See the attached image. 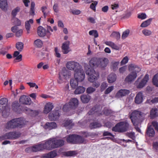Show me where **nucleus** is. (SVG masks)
<instances>
[{
    "mask_svg": "<svg viewBox=\"0 0 158 158\" xmlns=\"http://www.w3.org/2000/svg\"><path fill=\"white\" fill-rule=\"evenodd\" d=\"M20 10V8L19 7H17L13 9L11 12V14L13 17H15L17 13L19 12Z\"/></svg>",
    "mask_w": 158,
    "mask_h": 158,
    "instance_id": "603ef678",
    "label": "nucleus"
},
{
    "mask_svg": "<svg viewBox=\"0 0 158 158\" xmlns=\"http://www.w3.org/2000/svg\"><path fill=\"white\" fill-rule=\"evenodd\" d=\"M0 111H2L3 116H4V113H6V116L9 115L10 108L8 106H6L3 105H0ZM5 117H6L5 115Z\"/></svg>",
    "mask_w": 158,
    "mask_h": 158,
    "instance_id": "6ab92c4d",
    "label": "nucleus"
},
{
    "mask_svg": "<svg viewBox=\"0 0 158 158\" xmlns=\"http://www.w3.org/2000/svg\"><path fill=\"white\" fill-rule=\"evenodd\" d=\"M119 64L118 62H115L112 63L111 68L113 69L114 71L116 70L117 69V66Z\"/></svg>",
    "mask_w": 158,
    "mask_h": 158,
    "instance_id": "13d9d810",
    "label": "nucleus"
},
{
    "mask_svg": "<svg viewBox=\"0 0 158 158\" xmlns=\"http://www.w3.org/2000/svg\"><path fill=\"white\" fill-rule=\"evenodd\" d=\"M130 93V91L127 89H121L116 93L115 97L120 98L128 95Z\"/></svg>",
    "mask_w": 158,
    "mask_h": 158,
    "instance_id": "2eb2a0df",
    "label": "nucleus"
},
{
    "mask_svg": "<svg viewBox=\"0 0 158 158\" xmlns=\"http://www.w3.org/2000/svg\"><path fill=\"white\" fill-rule=\"evenodd\" d=\"M86 73L89 76L88 80L91 82H94L97 80L99 76V73L98 72L96 73L93 69L89 68L86 71Z\"/></svg>",
    "mask_w": 158,
    "mask_h": 158,
    "instance_id": "423d86ee",
    "label": "nucleus"
},
{
    "mask_svg": "<svg viewBox=\"0 0 158 158\" xmlns=\"http://www.w3.org/2000/svg\"><path fill=\"white\" fill-rule=\"evenodd\" d=\"M70 12L74 15H78L80 14L81 11L79 10H72Z\"/></svg>",
    "mask_w": 158,
    "mask_h": 158,
    "instance_id": "338daca9",
    "label": "nucleus"
},
{
    "mask_svg": "<svg viewBox=\"0 0 158 158\" xmlns=\"http://www.w3.org/2000/svg\"><path fill=\"white\" fill-rule=\"evenodd\" d=\"M96 90V89L92 87L88 88L86 89V92L88 94L93 93Z\"/></svg>",
    "mask_w": 158,
    "mask_h": 158,
    "instance_id": "6e6d98bb",
    "label": "nucleus"
},
{
    "mask_svg": "<svg viewBox=\"0 0 158 158\" xmlns=\"http://www.w3.org/2000/svg\"><path fill=\"white\" fill-rule=\"evenodd\" d=\"M75 135H69L67 137L66 140L68 143L75 144Z\"/></svg>",
    "mask_w": 158,
    "mask_h": 158,
    "instance_id": "2f4dec72",
    "label": "nucleus"
},
{
    "mask_svg": "<svg viewBox=\"0 0 158 158\" xmlns=\"http://www.w3.org/2000/svg\"><path fill=\"white\" fill-rule=\"evenodd\" d=\"M152 20V19L150 18L146 21H144L140 25V27H145L148 26L150 24L151 21Z\"/></svg>",
    "mask_w": 158,
    "mask_h": 158,
    "instance_id": "a19ab883",
    "label": "nucleus"
},
{
    "mask_svg": "<svg viewBox=\"0 0 158 158\" xmlns=\"http://www.w3.org/2000/svg\"><path fill=\"white\" fill-rule=\"evenodd\" d=\"M101 125L100 123L97 122H93L90 123L89 127L91 129L101 127Z\"/></svg>",
    "mask_w": 158,
    "mask_h": 158,
    "instance_id": "58836bf2",
    "label": "nucleus"
},
{
    "mask_svg": "<svg viewBox=\"0 0 158 158\" xmlns=\"http://www.w3.org/2000/svg\"><path fill=\"white\" fill-rule=\"evenodd\" d=\"M69 44L70 42L69 41H67L63 44L61 48L64 54H67L69 52Z\"/></svg>",
    "mask_w": 158,
    "mask_h": 158,
    "instance_id": "f3484780",
    "label": "nucleus"
},
{
    "mask_svg": "<svg viewBox=\"0 0 158 158\" xmlns=\"http://www.w3.org/2000/svg\"><path fill=\"white\" fill-rule=\"evenodd\" d=\"M107 86V84L106 82H103L102 84L100 86L101 90L102 91H103L104 89H105Z\"/></svg>",
    "mask_w": 158,
    "mask_h": 158,
    "instance_id": "69168bd1",
    "label": "nucleus"
},
{
    "mask_svg": "<svg viewBox=\"0 0 158 158\" xmlns=\"http://www.w3.org/2000/svg\"><path fill=\"white\" fill-rule=\"evenodd\" d=\"M143 34L145 36H149L152 34V32L148 30L145 29L142 31Z\"/></svg>",
    "mask_w": 158,
    "mask_h": 158,
    "instance_id": "864d4df0",
    "label": "nucleus"
},
{
    "mask_svg": "<svg viewBox=\"0 0 158 158\" xmlns=\"http://www.w3.org/2000/svg\"><path fill=\"white\" fill-rule=\"evenodd\" d=\"M98 2L97 1H93V2L92 3L90 6V8L92 10L94 11H96V7L98 4Z\"/></svg>",
    "mask_w": 158,
    "mask_h": 158,
    "instance_id": "3c124183",
    "label": "nucleus"
},
{
    "mask_svg": "<svg viewBox=\"0 0 158 158\" xmlns=\"http://www.w3.org/2000/svg\"><path fill=\"white\" fill-rule=\"evenodd\" d=\"M99 58L93 57L89 61V64L90 66L93 68H96L99 67Z\"/></svg>",
    "mask_w": 158,
    "mask_h": 158,
    "instance_id": "9b49d317",
    "label": "nucleus"
},
{
    "mask_svg": "<svg viewBox=\"0 0 158 158\" xmlns=\"http://www.w3.org/2000/svg\"><path fill=\"white\" fill-rule=\"evenodd\" d=\"M66 66L68 69L71 70H73L74 72L81 68L79 64L74 61L68 62L66 64Z\"/></svg>",
    "mask_w": 158,
    "mask_h": 158,
    "instance_id": "1a4fd4ad",
    "label": "nucleus"
},
{
    "mask_svg": "<svg viewBox=\"0 0 158 158\" xmlns=\"http://www.w3.org/2000/svg\"><path fill=\"white\" fill-rule=\"evenodd\" d=\"M64 144V141L62 139H57L56 138H50L46 140L44 143L33 146V152H37L44 149L51 150L54 149L62 146Z\"/></svg>",
    "mask_w": 158,
    "mask_h": 158,
    "instance_id": "f257e3e1",
    "label": "nucleus"
},
{
    "mask_svg": "<svg viewBox=\"0 0 158 158\" xmlns=\"http://www.w3.org/2000/svg\"><path fill=\"white\" fill-rule=\"evenodd\" d=\"M9 132L5 134L0 136V141H2L6 139H10Z\"/></svg>",
    "mask_w": 158,
    "mask_h": 158,
    "instance_id": "a18cd8bd",
    "label": "nucleus"
},
{
    "mask_svg": "<svg viewBox=\"0 0 158 158\" xmlns=\"http://www.w3.org/2000/svg\"><path fill=\"white\" fill-rule=\"evenodd\" d=\"M68 103L70 109H75L78 106L79 102L77 98H74L70 99Z\"/></svg>",
    "mask_w": 158,
    "mask_h": 158,
    "instance_id": "f8f14e48",
    "label": "nucleus"
},
{
    "mask_svg": "<svg viewBox=\"0 0 158 158\" xmlns=\"http://www.w3.org/2000/svg\"><path fill=\"white\" fill-rule=\"evenodd\" d=\"M128 67L129 71L131 72L125 78V81L126 82L133 81L136 78L137 73L141 71V69L134 64H131Z\"/></svg>",
    "mask_w": 158,
    "mask_h": 158,
    "instance_id": "7ed1b4c3",
    "label": "nucleus"
},
{
    "mask_svg": "<svg viewBox=\"0 0 158 158\" xmlns=\"http://www.w3.org/2000/svg\"><path fill=\"white\" fill-rule=\"evenodd\" d=\"M24 44L21 42H18L16 44V48L19 51H21L23 49Z\"/></svg>",
    "mask_w": 158,
    "mask_h": 158,
    "instance_id": "37998d69",
    "label": "nucleus"
},
{
    "mask_svg": "<svg viewBox=\"0 0 158 158\" xmlns=\"http://www.w3.org/2000/svg\"><path fill=\"white\" fill-rule=\"evenodd\" d=\"M7 0H0V8L3 10H7Z\"/></svg>",
    "mask_w": 158,
    "mask_h": 158,
    "instance_id": "c756f323",
    "label": "nucleus"
},
{
    "mask_svg": "<svg viewBox=\"0 0 158 158\" xmlns=\"http://www.w3.org/2000/svg\"><path fill=\"white\" fill-rule=\"evenodd\" d=\"M152 125L155 127L156 130L158 131V123L157 122H152Z\"/></svg>",
    "mask_w": 158,
    "mask_h": 158,
    "instance_id": "774afa93",
    "label": "nucleus"
},
{
    "mask_svg": "<svg viewBox=\"0 0 158 158\" xmlns=\"http://www.w3.org/2000/svg\"><path fill=\"white\" fill-rule=\"evenodd\" d=\"M60 111L59 109L56 108L49 115V119L51 121L56 120L58 119L60 116Z\"/></svg>",
    "mask_w": 158,
    "mask_h": 158,
    "instance_id": "9d476101",
    "label": "nucleus"
},
{
    "mask_svg": "<svg viewBox=\"0 0 158 158\" xmlns=\"http://www.w3.org/2000/svg\"><path fill=\"white\" fill-rule=\"evenodd\" d=\"M158 110L155 108H152L151 110L150 115L151 118H154L158 115Z\"/></svg>",
    "mask_w": 158,
    "mask_h": 158,
    "instance_id": "72a5a7b5",
    "label": "nucleus"
},
{
    "mask_svg": "<svg viewBox=\"0 0 158 158\" xmlns=\"http://www.w3.org/2000/svg\"><path fill=\"white\" fill-rule=\"evenodd\" d=\"M25 110L29 112L28 114H31L33 116H36L38 114L39 112L37 110H33L28 108H26Z\"/></svg>",
    "mask_w": 158,
    "mask_h": 158,
    "instance_id": "79ce46f5",
    "label": "nucleus"
},
{
    "mask_svg": "<svg viewBox=\"0 0 158 158\" xmlns=\"http://www.w3.org/2000/svg\"><path fill=\"white\" fill-rule=\"evenodd\" d=\"M34 45L37 48H41L43 44L42 41L40 39H37L34 41Z\"/></svg>",
    "mask_w": 158,
    "mask_h": 158,
    "instance_id": "ea45409f",
    "label": "nucleus"
},
{
    "mask_svg": "<svg viewBox=\"0 0 158 158\" xmlns=\"http://www.w3.org/2000/svg\"><path fill=\"white\" fill-rule=\"evenodd\" d=\"M149 80V75L148 74H146L142 80L141 82L137 86V88L138 89L143 88L145 85Z\"/></svg>",
    "mask_w": 158,
    "mask_h": 158,
    "instance_id": "dca6fc26",
    "label": "nucleus"
},
{
    "mask_svg": "<svg viewBox=\"0 0 158 158\" xmlns=\"http://www.w3.org/2000/svg\"><path fill=\"white\" fill-rule=\"evenodd\" d=\"M20 106L17 102H14L12 104V108L14 112L18 113Z\"/></svg>",
    "mask_w": 158,
    "mask_h": 158,
    "instance_id": "f704fd0d",
    "label": "nucleus"
},
{
    "mask_svg": "<svg viewBox=\"0 0 158 158\" xmlns=\"http://www.w3.org/2000/svg\"><path fill=\"white\" fill-rule=\"evenodd\" d=\"M78 85V81L74 79H71L70 81V85L72 88L74 89L77 87Z\"/></svg>",
    "mask_w": 158,
    "mask_h": 158,
    "instance_id": "e433bc0d",
    "label": "nucleus"
},
{
    "mask_svg": "<svg viewBox=\"0 0 158 158\" xmlns=\"http://www.w3.org/2000/svg\"><path fill=\"white\" fill-rule=\"evenodd\" d=\"M152 82L154 85L158 87V73L154 76L152 79Z\"/></svg>",
    "mask_w": 158,
    "mask_h": 158,
    "instance_id": "c03bdc74",
    "label": "nucleus"
},
{
    "mask_svg": "<svg viewBox=\"0 0 158 158\" xmlns=\"http://www.w3.org/2000/svg\"><path fill=\"white\" fill-rule=\"evenodd\" d=\"M146 15L145 13H142L141 14H138V18L142 19H144L146 18Z\"/></svg>",
    "mask_w": 158,
    "mask_h": 158,
    "instance_id": "e2e57ef3",
    "label": "nucleus"
},
{
    "mask_svg": "<svg viewBox=\"0 0 158 158\" xmlns=\"http://www.w3.org/2000/svg\"><path fill=\"white\" fill-rule=\"evenodd\" d=\"M105 43L106 45L110 46L113 49L118 50L119 49V48L118 46L112 42L106 41L105 42Z\"/></svg>",
    "mask_w": 158,
    "mask_h": 158,
    "instance_id": "c9c22d12",
    "label": "nucleus"
},
{
    "mask_svg": "<svg viewBox=\"0 0 158 158\" xmlns=\"http://www.w3.org/2000/svg\"><path fill=\"white\" fill-rule=\"evenodd\" d=\"M57 127V124L55 122H47L44 126V128L45 129L51 130L52 129H55Z\"/></svg>",
    "mask_w": 158,
    "mask_h": 158,
    "instance_id": "a211bd4d",
    "label": "nucleus"
},
{
    "mask_svg": "<svg viewBox=\"0 0 158 158\" xmlns=\"http://www.w3.org/2000/svg\"><path fill=\"white\" fill-rule=\"evenodd\" d=\"M75 144H81L84 143L85 140L82 136L75 135Z\"/></svg>",
    "mask_w": 158,
    "mask_h": 158,
    "instance_id": "c85d7f7f",
    "label": "nucleus"
},
{
    "mask_svg": "<svg viewBox=\"0 0 158 158\" xmlns=\"http://www.w3.org/2000/svg\"><path fill=\"white\" fill-rule=\"evenodd\" d=\"M146 133L147 135L150 137H153L155 134V132L153 128L151 125L147 127Z\"/></svg>",
    "mask_w": 158,
    "mask_h": 158,
    "instance_id": "4be33fe9",
    "label": "nucleus"
},
{
    "mask_svg": "<svg viewBox=\"0 0 158 158\" xmlns=\"http://www.w3.org/2000/svg\"><path fill=\"white\" fill-rule=\"evenodd\" d=\"M89 34L90 35H93L95 38H97L98 36V31L96 30H92L89 31Z\"/></svg>",
    "mask_w": 158,
    "mask_h": 158,
    "instance_id": "09e8293b",
    "label": "nucleus"
},
{
    "mask_svg": "<svg viewBox=\"0 0 158 158\" xmlns=\"http://www.w3.org/2000/svg\"><path fill=\"white\" fill-rule=\"evenodd\" d=\"M128 59L127 56L125 57L121 62V64L123 65L126 64L128 61Z\"/></svg>",
    "mask_w": 158,
    "mask_h": 158,
    "instance_id": "0e129e2a",
    "label": "nucleus"
},
{
    "mask_svg": "<svg viewBox=\"0 0 158 158\" xmlns=\"http://www.w3.org/2000/svg\"><path fill=\"white\" fill-rule=\"evenodd\" d=\"M19 102L23 104L30 105L31 103V100L28 96L23 95L21 96L19 99Z\"/></svg>",
    "mask_w": 158,
    "mask_h": 158,
    "instance_id": "ddd939ff",
    "label": "nucleus"
},
{
    "mask_svg": "<svg viewBox=\"0 0 158 158\" xmlns=\"http://www.w3.org/2000/svg\"><path fill=\"white\" fill-rule=\"evenodd\" d=\"M26 121L23 118L20 117L14 118L8 122L6 128L8 129H12L19 127L21 128L26 124Z\"/></svg>",
    "mask_w": 158,
    "mask_h": 158,
    "instance_id": "f03ea898",
    "label": "nucleus"
},
{
    "mask_svg": "<svg viewBox=\"0 0 158 158\" xmlns=\"http://www.w3.org/2000/svg\"><path fill=\"white\" fill-rule=\"evenodd\" d=\"M102 106L100 105H96L93 107L88 113L89 115L95 114L96 115L99 116L102 114L101 111Z\"/></svg>",
    "mask_w": 158,
    "mask_h": 158,
    "instance_id": "6e6552de",
    "label": "nucleus"
},
{
    "mask_svg": "<svg viewBox=\"0 0 158 158\" xmlns=\"http://www.w3.org/2000/svg\"><path fill=\"white\" fill-rule=\"evenodd\" d=\"M74 75L75 79L77 80L78 82L82 81L85 78V73L81 68L77 71L76 70L74 72Z\"/></svg>",
    "mask_w": 158,
    "mask_h": 158,
    "instance_id": "0eeeda50",
    "label": "nucleus"
},
{
    "mask_svg": "<svg viewBox=\"0 0 158 158\" xmlns=\"http://www.w3.org/2000/svg\"><path fill=\"white\" fill-rule=\"evenodd\" d=\"M110 36L114 37L118 40L119 39L120 37V34L119 32L114 31L112 33Z\"/></svg>",
    "mask_w": 158,
    "mask_h": 158,
    "instance_id": "49530a36",
    "label": "nucleus"
},
{
    "mask_svg": "<svg viewBox=\"0 0 158 158\" xmlns=\"http://www.w3.org/2000/svg\"><path fill=\"white\" fill-rule=\"evenodd\" d=\"M99 67L102 68H104L106 67L109 63L108 60L105 58H99Z\"/></svg>",
    "mask_w": 158,
    "mask_h": 158,
    "instance_id": "412c9836",
    "label": "nucleus"
},
{
    "mask_svg": "<svg viewBox=\"0 0 158 158\" xmlns=\"http://www.w3.org/2000/svg\"><path fill=\"white\" fill-rule=\"evenodd\" d=\"M81 99L83 103H87L90 99V96L88 94H83L81 97Z\"/></svg>",
    "mask_w": 158,
    "mask_h": 158,
    "instance_id": "cd10ccee",
    "label": "nucleus"
},
{
    "mask_svg": "<svg viewBox=\"0 0 158 158\" xmlns=\"http://www.w3.org/2000/svg\"><path fill=\"white\" fill-rule=\"evenodd\" d=\"M8 100L5 98H2L0 99V105L8 106L7 105Z\"/></svg>",
    "mask_w": 158,
    "mask_h": 158,
    "instance_id": "8fccbe9b",
    "label": "nucleus"
},
{
    "mask_svg": "<svg viewBox=\"0 0 158 158\" xmlns=\"http://www.w3.org/2000/svg\"><path fill=\"white\" fill-rule=\"evenodd\" d=\"M129 124L127 121H122L117 123L112 130L114 132H124L129 130Z\"/></svg>",
    "mask_w": 158,
    "mask_h": 158,
    "instance_id": "39448f33",
    "label": "nucleus"
},
{
    "mask_svg": "<svg viewBox=\"0 0 158 158\" xmlns=\"http://www.w3.org/2000/svg\"><path fill=\"white\" fill-rule=\"evenodd\" d=\"M68 75L67 73L65 74L64 73H59V74L58 79L57 81L58 83L59 84L62 83L63 82L64 77L66 78Z\"/></svg>",
    "mask_w": 158,
    "mask_h": 158,
    "instance_id": "473e14b6",
    "label": "nucleus"
},
{
    "mask_svg": "<svg viewBox=\"0 0 158 158\" xmlns=\"http://www.w3.org/2000/svg\"><path fill=\"white\" fill-rule=\"evenodd\" d=\"M9 133L10 139H16L19 137L21 135L19 132L16 131L10 132Z\"/></svg>",
    "mask_w": 158,
    "mask_h": 158,
    "instance_id": "a878e982",
    "label": "nucleus"
},
{
    "mask_svg": "<svg viewBox=\"0 0 158 158\" xmlns=\"http://www.w3.org/2000/svg\"><path fill=\"white\" fill-rule=\"evenodd\" d=\"M144 116L141 112L138 110L133 111L130 115V118L133 125L141 123L144 119Z\"/></svg>",
    "mask_w": 158,
    "mask_h": 158,
    "instance_id": "20e7f679",
    "label": "nucleus"
},
{
    "mask_svg": "<svg viewBox=\"0 0 158 158\" xmlns=\"http://www.w3.org/2000/svg\"><path fill=\"white\" fill-rule=\"evenodd\" d=\"M116 79V76L114 73H111L108 76V81L109 83H112L114 82Z\"/></svg>",
    "mask_w": 158,
    "mask_h": 158,
    "instance_id": "7c9ffc66",
    "label": "nucleus"
},
{
    "mask_svg": "<svg viewBox=\"0 0 158 158\" xmlns=\"http://www.w3.org/2000/svg\"><path fill=\"white\" fill-rule=\"evenodd\" d=\"M70 109L69 103L65 104L63 107V110L64 112H67Z\"/></svg>",
    "mask_w": 158,
    "mask_h": 158,
    "instance_id": "680f3d73",
    "label": "nucleus"
},
{
    "mask_svg": "<svg viewBox=\"0 0 158 158\" xmlns=\"http://www.w3.org/2000/svg\"><path fill=\"white\" fill-rule=\"evenodd\" d=\"M72 121L71 120H66L64 123V127H66L72 125Z\"/></svg>",
    "mask_w": 158,
    "mask_h": 158,
    "instance_id": "4d7b16f0",
    "label": "nucleus"
},
{
    "mask_svg": "<svg viewBox=\"0 0 158 158\" xmlns=\"http://www.w3.org/2000/svg\"><path fill=\"white\" fill-rule=\"evenodd\" d=\"M33 23V20L32 19H31L28 21H26L25 23V27L27 31V33H30V29L31 28V24Z\"/></svg>",
    "mask_w": 158,
    "mask_h": 158,
    "instance_id": "bb28decb",
    "label": "nucleus"
},
{
    "mask_svg": "<svg viewBox=\"0 0 158 158\" xmlns=\"http://www.w3.org/2000/svg\"><path fill=\"white\" fill-rule=\"evenodd\" d=\"M130 32V30L128 29H127L125 31H123L122 35V38L123 39H124L126 38L128 36Z\"/></svg>",
    "mask_w": 158,
    "mask_h": 158,
    "instance_id": "de8ad7c7",
    "label": "nucleus"
},
{
    "mask_svg": "<svg viewBox=\"0 0 158 158\" xmlns=\"http://www.w3.org/2000/svg\"><path fill=\"white\" fill-rule=\"evenodd\" d=\"M126 135L128 137L131 139L133 140H134L135 138L134 132H130L127 133Z\"/></svg>",
    "mask_w": 158,
    "mask_h": 158,
    "instance_id": "5fc2aeb1",
    "label": "nucleus"
},
{
    "mask_svg": "<svg viewBox=\"0 0 158 158\" xmlns=\"http://www.w3.org/2000/svg\"><path fill=\"white\" fill-rule=\"evenodd\" d=\"M49 31L52 32L53 31V29H52L51 27L50 26H48L47 27V30L46 31L47 33V36L48 38H49L50 35H51V33H50Z\"/></svg>",
    "mask_w": 158,
    "mask_h": 158,
    "instance_id": "bf43d9fd",
    "label": "nucleus"
},
{
    "mask_svg": "<svg viewBox=\"0 0 158 158\" xmlns=\"http://www.w3.org/2000/svg\"><path fill=\"white\" fill-rule=\"evenodd\" d=\"M53 107L52 103L50 102L47 103L45 105L44 110V112L45 114H48L49 112Z\"/></svg>",
    "mask_w": 158,
    "mask_h": 158,
    "instance_id": "5701e85b",
    "label": "nucleus"
},
{
    "mask_svg": "<svg viewBox=\"0 0 158 158\" xmlns=\"http://www.w3.org/2000/svg\"><path fill=\"white\" fill-rule=\"evenodd\" d=\"M114 87L113 86L109 87L105 91L104 93L107 94L110 93L113 89Z\"/></svg>",
    "mask_w": 158,
    "mask_h": 158,
    "instance_id": "052dcab7",
    "label": "nucleus"
},
{
    "mask_svg": "<svg viewBox=\"0 0 158 158\" xmlns=\"http://www.w3.org/2000/svg\"><path fill=\"white\" fill-rule=\"evenodd\" d=\"M85 87L80 86L78 87L74 91V93L75 94H79L83 93L85 90Z\"/></svg>",
    "mask_w": 158,
    "mask_h": 158,
    "instance_id": "4c0bfd02",
    "label": "nucleus"
},
{
    "mask_svg": "<svg viewBox=\"0 0 158 158\" xmlns=\"http://www.w3.org/2000/svg\"><path fill=\"white\" fill-rule=\"evenodd\" d=\"M57 156L56 150L50 152L48 153L44 154L40 156L41 158H54Z\"/></svg>",
    "mask_w": 158,
    "mask_h": 158,
    "instance_id": "4468645a",
    "label": "nucleus"
},
{
    "mask_svg": "<svg viewBox=\"0 0 158 158\" xmlns=\"http://www.w3.org/2000/svg\"><path fill=\"white\" fill-rule=\"evenodd\" d=\"M143 99L142 93L139 92L137 94L135 98V102L136 104H139L142 102Z\"/></svg>",
    "mask_w": 158,
    "mask_h": 158,
    "instance_id": "393cba45",
    "label": "nucleus"
},
{
    "mask_svg": "<svg viewBox=\"0 0 158 158\" xmlns=\"http://www.w3.org/2000/svg\"><path fill=\"white\" fill-rule=\"evenodd\" d=\"M46 29L41 26L38 27L37 33L38 35L40 37H44L46 35Z\"/></svg>",
    "mask_w": 158,
    "mask_h": 158,
    "instance_id": "aec40b11",
    "label": "nucleus"
},
{
    "mask_svg": "<svg viewBox=\"0 0 158 158\" xmlns=\"http://www.w3.org/2000/svg\"><path fill=\"white\" fill-rule=\"evenodd\" d=\"M63 155L65 156H75L77 154L76 151H69L67 152H64L62 153Z\"/></svg>",
    "mask_w": 158,
    "mask_h": 158,
    "instance_id": "b1692460",
    "label": "nucleus"
}]
</instances>
